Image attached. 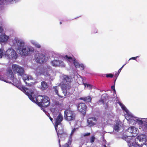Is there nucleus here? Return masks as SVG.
Returning <instances> with one entry per match:
<instances>
[{"label":"nucleus","instance_id":"f257e3e1","mask_svg":"<svg viewBox=\"0 0 147 147\" xmlns=\"http://www.w3.org/2000/svg\"><path fill=\"white\" fill-rule=\"evenodd\" d=\"M8 76L12 80L16 86L21 90L25 92V93L28 97L30 99L34 102H35L41 107H46L49 106L50 104V99L49 97L46 96H39L36 98L35 102L34 97L32 96L34 94L33 92H28V90L23 86L20 85V82L18 81L16 78L14 77L12 70L10 69H8L7 72Z\"/></svg>","mask_w":147,"mask_h":147},{"label":"nucleus","instance_id":"f03ea898","mask_svg":"<svg viewBox=\"0 0 147 147\" xmlns=\"http://www.w3.org/2000/svg\"><path fill=\"white\" fill-rule=\"evenodd\" d=\"M15 40L18 46L19 54L22 55L28 56L33 52L34 49L32 47L26 48L24 46V43L22 40L15 38Z\"/></svg>","mask_w":147,"mask_h":147},{"label":"nucleus","instance_id":"7ed1b4c3","mask_svg":"<svg viewBox=\"0 0 147 147\" xmlns=\"http://www.w3.org/2000/svg\"><path fill=\"white\" fill-rule=\"evenodd\" d=\"M129 147H147L146 137L145 135H140L137 137L135 141H129Z\"/></svg>","mask_w":147,"mask_h":147},{"label":"nucleus","instance_id":"20e7f679","mask_svg":"<svg viewBox=\"0 0 147 147\" xmlns=\"http://www.w3.org/2000/svg\"><path fill=\"white\" fill-rule=\"evenodd\" d=\"M147 118H138L135 117L131 113L129 112V123L134 124L138 123L141 125L145 124V127L147 128Z\"/></svg>","mask_w":147,"mask_h":147},{"label":"nucleus","instance_id":"39448f33","mask_svg":"<svg viewBox=\"0 0 147 147\" xmlns=\"http://www.w3.org/2000/svg\"><path fill=\"white\" fill-rule=\"evenodd\" d=\"M64 113V118L67 121H70L75 120L76 114L74 111L67 109L65 111Z\"/></svg>","mask_w":147,"mask_h":147},{"label":"nucleus","instance_id":"423d86ee","mask_svg":"<svg viewBox=\"0 0 147 147\" xmlns=\"http://www.w3.org/2000/svg\"><path fill=\"white\" fill-rule=\"evenodd\" d=\"M38 75H43L46 76H49L50 73L52 72V69L51 67H41L39 69Z\"/></svg>","mask_w":147,"mask_h":147},{"label":"nucleus","instance_id":"0eeeda50","mask_svg":"<svg viewBox=\"0 0 147 147\" xmlns=\"http://www.w3.org/2000/svg\"><path fill=\"white\" fill-rule=\"evenodd\" d=\"M13 71L15 74H17L18 76H22L24 73L23 68L16 64H13L12 66Z\"/></svg>","mask_w":147,"mask_h":147},{"label":"nucleus","instance_id":"6e6552de","mask_svg":"<svg viewBox=\"0 0 147 147\" xmlns=\"http://www.w3.org/2000/svg\"><path fill=\"white\" fill-rule=\"evenodd\" d=\"M35 61L37 63H44L46 62L48 59V57L44 54L39 53L35 58Z\"/></svg>","mask_w":147,"mask_h":147},{"label":"nucleus","instance_id":"1a4fd4ad","mask_svg":"<svg viewBox=\"0 0 147 147\" xmlns=\"http://www.w3.org/2000/svg\"><path fill=\"white\" fill-rule=\"evenodd\" d=\"M71 86L69 85H67V84L64 85H62L61 87V89L62 91L63 95L59 94V97L62 98H65L67 96V92L71 89Z\"/></svg>","mask_w":147,"mask_h":147},{"label":"nucleus","instance_id":"9d476101","mask_svg":"<svg viewBox=\"0 0 147 147\" xmlns=\"http://www.w3.org/2000/svg\"><path fill=\"white\" fill-rule=\"evenodd\" d=\"M5 55L10 58L16 59L18 57V54L13 49L11 48L8 49L5 52Z\"/></svg>","mask_w":147,"mask_h":147},{"label":"nucleus","instance_id":"9b49d317","mask_svg":"<svg viewBox=\"0 0 147 147\" xmlns=\"http://www.w3.org/2000/svg\"><path fill=\"white\" fill-rule=\"evenodd\" d=\"M138 129L134 126L129 127V139L131 137L132 139H134L138 134Z\"/></svg>","mask_w":147,"mask_h":147},{"label":"nucleus","instance_id":"f8f14e48","mask_svg":"<svg viewBox=\"0 0 147 147\" xmlns=\"http://www.w3.org/2000/svg\"><path fill=\"white\" fill-rule=\"evenodd\" d=\"M78 110L84 115L86 114L87 106L84 103H80L78 104Z\"/></svg>","mask_w":147,"mask_h":147},{"label":"nucleus","instance_id":"ddd939ff","mask_svg":"<svg viewBox=\"0 0 147 147\" xmlns=\"http://www.w3.org/2000/svg\"><path fill=\"white\" fill-rule=\"evenodd\" d=\"M63 119V117L61 114H59L55 119V129L58 128L59 125H61V122Z\"/></svg>","mask_w":147,"mask_h":147},{"label":"nucleus","instance_id":"4468645a","mask_svg":"<svg viewBox=\"0 0 147 147\" xmlns=\"http://www.w3.org/2000/svg\"><path fill=\"white\" fill-rule=\"evenodd\" d=\"M97 120L94 117L89 118L87 119L88 125L90 127H91L95 125L97 122Z\"/></svg>","mask_w":147,"mask_h":147},{"label":"nucleus","instance_id":"2eb2a0df","mask_svg":"<svg viewBox=\"0 0 147 147\" xmlns=\"http://www.w3.org/2000/svg\"><path fill=\"white\" fill-rule=\"evenodd\" d=\"M71 80V78L69 76L66 75L64 76L63 79V82L65 84H63L62 85H64L66 84L67 85H69L71 86L70 82Z\"/></svg>","mask_w":147,"mask_h":147},{"label":"nucleus","instance_id":"dca6fc26","mask_svg":"<svg viewBox=\"0 0 147 147\" xmlns=\"http://www.w3.org/2000/svg\"><path fill=\"white\" fill-rule=\"evenodd\" d=\"M63 62L59 60H54L51 62L52 65L55 67H57L62 65Z\"/></svg>","mask_w":147,"mask_h":147},{"label":"nucleus","instance_id":"f3484780","mask_svg":"<svg viewBox=\"0 0 147 147\" xmlns=\"http://www.w3.org/2000/svg\"><path fill=\"white\" fill-rule=\"evenodd\" d=\"M55 129L58 137V140L60 139L59 138V136H60V135L62 134L64 135H65V133H66L64 131L62 127H61L60 128H59L58 129H57V128Z\"/></svg>","mask_w":147,"mask_h":147},{"label":"nucleus","instance_id":"a211bd4d","mask_svg":"<svg viewBox=\"0 0 147 147\" xmlns=\"http://www.w3.org/2000/svg\"><path fill=\"white\" fill-rule=\"evenodd\" d=\"M9 37L6 35L5 34H1L0 35V42H5L8 40Z\"/></svg>","mask_w":147,"mask_h":147},{"label":"nucleus","instance_id":"6ab92c4d","mask_svg":"<svg viewBox=\"0 0 147 147\" xmlns=\"http://www.w3.org/2000/svg\"><path fill=\"white\" fill-rule=\"evenodd\" d=\"M48 87L47 83L45 81H42L41 83L40 89L42 90H46Z\"/></svg>","mask_w":147,"mask_h":147},{"label":"nucleus","instance_id":"aec40b11","mask_svg":"<svg viewBox=\"0 0 147 147\" xmlns=\"http://www.w3.org/2000/svg\"><path fill=\"white\" fill-rule=\"evenodd\" d=\"M23 76V80L25 82L26 84L28 86H30L31 85L29 83H28L27 82H26V80H29L30 79L29 77L26 74H23V75L22 76Z\"/></svg>","mask_w":147,"mask_h":147},{"label":"nucleus","instance_id":"412c9836","mask_svg":"<svg viewBox=\"0 0 147 147\" xmlns=\"http://www.w3.org/2000/svg\"><path fill=\"white\" fill-rule=\"evenodd\" d=\"M80 99L82 100L85 102H91L92 98L90 96H88L85 97H81L80 98Z\"/></svg>","mask_w":147,"mask_h":147},{"label":"nucleus","instance_id":"4be33fe9","mask_svg":"<svg viewBox=\"0 0 147 147\" xmlns=\"http://www.w3.org/2000/svg\"><path fill=\"white\" fill-rule=\"evenodd\" d=\"M64 58L67 60L69 61L70 63H71L73 61V59L74 58V57H72L71 56H68L67 55H65L64 56Z\"/></svg>","mask_w":147,"mask_h":147},{"label":"nucleus","instance_id":"5701e85b","mask_svg":"<svg viewBox=\"0 0 147 147\" xmlns=\"http://www.w3.org/2000/svg\"><path fill=\"white\" fill-rule=\"evenodd\" d=\"M119 103L122 109L126 112V113L127 114V115H129L128 110L127 109L125 106L121 102H119Z\"/></svg>","mask_w":147,"mask_h":147},{"label":"nucleus","instance_id":"b1692460","mask_svg":"<svg viewBox=\"0 0 147 147\" xmlns=\"http://www.w3.org/2000/svg\"><path fill=\"white\" fill-rule=\"evenodd\" d=\"M74 63V65L76 68L80 67V64L78 61L75 58H74L73 59V61H72Z\"/></svg>","mask_w":147,"mask_h":147},{"label":"nucleus","instance_id":"393cba45","mask_svg":"<svg viewBox=\"0 0 147 147\" xmlns=\"http://www.w3.org/2000/svg\"><path fill=\"white\" fill-rule=\"evenodd\" d=\"M53 91L55 92L56 94L58 96L59 94L58 93V90L59 88L58 86H55L53 87Z\"/></svg>","mask_w":147,"mask_h":147},{"label":"nucleus","instance_id":"a878e982","mask_svg":"<svg viewBox=\"0 0 147 147\" xmlns=\"http://www.w3.org/2000/svg\"><path fill=\"white\" fill-rule=\"evenodd\" d=\"M107 100L106 99L104 100L103 99H101L97 102L98 105H101L102 104L104 105L105 103H106Z\"/></svg>","mask_w":147,"mask_h":147},{"label":"nucleus","instance_id":"bb28decb","mask_svg":"<svg viewBox=\"0 0 147 147\" xmlns=\"http://www.w3.org/2000/svg\"><path fill=\"white\" fill-rule=\"evenodd\" d=\"M119 122H116L115 126H114V130L117 131H118L120 130L119 127Z\"/></svg>","mask_w":147,"mask_h":147},{"label":"nucleus","instance_id":"cd10ccee","mask_svg":"<svg viewBox=\"0 0 147 147\" xmlns=\"http://www.w3.org/2000/svg\"><path fill=\"white\" fill-rule=\"evenodd\" d=\"M33 44L36 48H40L41 47L40 45L38 43L34 42L33 43Z\"/></svg>","mask_w":147,"mask_h":147},{"label":"nucleus","instance_id":"c85d7f7f","mask_svg":"<svg viewBox=\"0 0 147 147\" xmlns=\"http://www.w3.org/2000/svg\"><path fill=\"white\" fill-rule=\"evenodd\" d=\"M55 104L58 106H62L63 105V101H62L61 102H60L59 101H57L55 102Z\"/></svg>","mask_w":147,"mask_h":147},{"label":"nucleus","instance_id":"c756f323","mask_svg":"<svg viewBox=\"0 0 147 147\" xmlns=\"http://www.w3.org/2000/svg\"><path fill=\"white\" fill-rule=\"evenodd\" d=\"M65 135H63L61 134L59 136V138L60 137L61 139H65V138L66 137H67V134L66 133H65Z\"/></svg>","mask_w":147,"mask_h":147},{"label":"nucleus","instance_id":"7c9ffc66","mask_svg":"<svg viewBox=\"0 0 147 147\" xmlns=\"http://www.w3.org/2000/svg\"><path fill=\"white\" fill-rule=\"evenodd\" d=\"M84 85L85 87H86L89 89H91L92 88V86L90 84H88L86 83H85L84 84Z\"/></svg>","mask_w":147,"mask_h":147},{"label":"nucleus","instance_id":"2f4dec72","mask_svg":"<svg viewBox=\"0 0 147 147\" xmlns=\"http://www.w3.org/2000/svg\"><path fill=\"white\" fill-rule=\"evenodd\" d=\"M3 50L2 49H0V58H1L3 56Z\"/></svg>","mask_w":147,"mask_h":147},{"label":"nucleus","instance_id":"473e14b6","mask_svg":"<svg viewBox=\"0 0 147 147\" xmlns=\"http://www.w3.org/2000/svg\"><path fill=\"white\" fill-rule=\"evenodd\" d=\"M106 77L107 78H112L113 76V75L111 74H107L106 75Z\"/></svg>","mask_w":147,"mask_h":147},{"label":"nucleus","instance_id":"72a5a7b5","mask_svg":"<svg viewBox=\"0 0 147 147\" xmlns=\"http://www.w3.org/2000/svg\"><path fill=\"white\" fill-rule=\"evenodd\" d=\"M95 139V138L94 136H92L90 138V142L91 143H93L94 142Z\"/></svg>","mask_w":147,"mask_h":147},{"label":"nucleus","instance_id":"f704fd0d","mask_svg":"<svg viewBox=\"0 0 147 147\" xmlns=\"http://www.w3.org/2000/svg\"><path fill=\"white\" fill-rule=\"evenodd\" d=\"M119 73H118V72H116L114 76H115L116 78V79H115V81H114V83H115V81L116 80L117 78V77H118V76L119 75Z\"/></svg>","mask_w":147,"mask_h":147},{"label":"nucleus","instance_id":"c9c22d12","mask_svg":"<svg viewBox=\"0 0 147 147\" xmlns=\"http://www.w3.org/2000/svg\"><path fill=\"white\" fill-rule=\"evenodd\" d=\"M90 135V133H85L83 134V136L84 137L89 136Z\"/></svg>","mask_w":147,"mask_h":147},{"label":"nucleus","instance_id":"e433bc0d","mask_svg":"<svg viewBox=\"0 0 147 147\" xmlns=\"http://www.w3.org/2000/svg\"><path fill=\"white\" fill-rule=\"evenodd\" d=\"M76 130V129L75 128H74L71 131V135L73 134L74 133V132Z\"/></svg>","mask_w":147,"mask_h":147},{"label":"nucleus","instance_id":"4c0bfd02","mask_svg":"<svg viewBox=\"0 0 147 147\" xmlns=\"http://www.w3.org/2000/svg\"><path fill=\"white\" fill-rule=\"evenodd\" d=\"M80 67L82 68V70H84V65L83 64H80Z\"/></svg>","mask_w":147,"mask_h":147},{"label":"nucleus","instance_id":"58836bf2","mask_svg":"<svg viewBox=\"0 0 147 147\" xmlns=\"http://www.w3.org/2000/svg\"><path fill=\"white\" fill-rule=\"evenodd\" d=\"M71 139H70L69 140V141L68 142V143H67L68 144H69V145H70L71 144Z\"/></svg>","mask_w":147,"mask_h":147},{"label":"nucleus","instance_id":"ea45409f","mask_svg":"<svg viewBox=\"0 0 147 147\" xmlns=\"http://www.w3.org/2000/svg\"><path fill=\"white\" fill-rule=\"evenodd\" d=\"M138 57V56L131 58L129 59V60L131 59H136Z\"/></svg>","mask_w":147,"mask_h":147},{"label":"nucleus","instance_id":"a19ab883","mask_svg":"<svg viewBox=\"0 0 147 147\" xmlns=\"http://www.w3.org/2000/svg\"><path fill=\"white\" fill-rule=\"evenodd\" d=\"M111 88L115 92V85L112 86H111Z\"/></svg>","mask_w":147,"mask_h":147},{"label":"nucleus","instance_id":"79ce46f5","mask_svg":"<svg viewBox=\"0 0 147 147\" xmlns=\"http://www.w3.org/2000/svg\"><path fill=\"white\" fill-rule=\"evenodd\" d=\"M3 30V28L1 26H0V33L2 32Z\"/></svg>","mask_w":147,"mask_h":147},{"label":"nucleus","instance_id":"37998d69","mask_svg":"<svg viewBox=\"0 0 147 147\" xmlns=\"http://www.w3.org/2000/svg\"><path fill=\"white\" fill-rule=\"evenodd\" d=\"M49 119H50V120H51V121L53 122V119L51 118L50 116H49Z\"/></svg>","mask_w":147,"mask_h":147},{"label":"nucleus","instance_id":"c03bdc74","mask_svg":"<svg viewBox=\"0 0 147 147\" xmlns=\"http://www.w3.org/2000/svg\"><path fill=\"white\" fill-rule=\"evenodd\" d=\"M106 105L107 106V107H106L105 109H108V105L107 104H106Z\"/></svg>","mask_w":147,"mask_h":147},{"label":"nucleus","instance_id":"a18cd8bd","mask_svg":"<svg viewBox=\"0 0 147 147\" xmlns=\"http://www.w3.org/2000/svg\"><path fill=\"white\" fill-rule=\"evenodd\" d=\"M121 71V69H119V70H118L117 72H118V73H119V74L120 73V72Z\"/></svg>","mask_w":147,"mask_h":147},{"label":"nucleus","instance_id":"49530a36","mask_svg":"<svg viewBox=\"0 0 147 147\" xmlns=\"http://www.w3.org/2000/svg\"><path fill=\"white\" fill-rule=\"evenodd\" d=\"M97 32V30H95L94 31V33H96Z\"/></svg>","mask_w":147,"mask_h":147},{"label":"nucleus","instance_id":"de8ad7c7","mask_svg":"<svg viewBox=\"0 0 147 147\" xmlns=\"http://www.w3.org/2000/svg\"><path fill=\"white\" fill-rule=\"evenodd\" d=\"M125 65H123L119 69H121H121L123 68Z\"/></svg>","mask_w":147,"mask_h":147},{"label":"nucleus","instance_id":"09e8293b","mask_svg":"<svg viewBox=\"0 0 147 147\" xmlns=\"http://www.w3.org/2000/svg\"><path fill=\"white\" fill-rule=\"evenodd\" d=\"M2 80V79L1 78V77L0 76V80Z\"/></svg>","mask_w":147,"mask_h":147},{"label":"nucleus","instance_id":"8fccbe9b","mask_svg":"<svg viewBox=\"0 0 147 147\" xmlns=\"http://www.w3.org/2000/svg\"><path fill=\"white\" fill-rule=\"evenodd\" d=\"M62 24V22H60V24Z\"/></svg>","mask_w":147,"mask_h":147},{"label":"nucleus","instance_id":"3c124183","mask_svg":"<svg viewBox=\"0 0 147 147\" xmlns=\"http://www.w3.org/2000/svg\"><path fill=\"white\" fill-rule=\"evenodd\" d=\"M104 147H107L106 145H104Z\"/></svg>","mask_w":147,"mask_h":147},{"label":"nucleus","instance_id":"603ef678","mask_svg":"<svg viewBox=\"0 0 147 147\" xmlns=\"http://www.w3.org/2000/svg\"><path fill=\"white\" fill-rule=\"evenodd\" d=\"M127 143H129V141H128V142L127 141Z\"/></svg>","mask_w":147,"mask_h":147}]
</instances>
